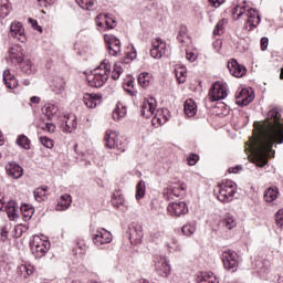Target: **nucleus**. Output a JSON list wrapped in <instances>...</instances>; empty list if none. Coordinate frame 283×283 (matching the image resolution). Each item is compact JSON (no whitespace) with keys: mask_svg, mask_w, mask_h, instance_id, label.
I'll use <instances>...</instances> for the list:
<instances>
[{"mask_svg":"<svg viewBox=\"0 0 283 283\" xmlns=\"http://www.w3.org/2000/svg\"><path fill=\"white\" fill-rule=\"evenodd\" d=\"M228 70L232 76H235V78H242V76L247 74V66L238 63V60L235 59L228 62Z\"/></svg>","mask_w":283,"mask_h":283,"instance_id":"obj_17","label":"nucleus"},{"mask_svg":"<svg viewBox=\"0 0 283 283\" xmlns=\"http://www.w3.org/2000/svg\"><path fill=\"white\" fill-rule=\"evenodd\" d=\"M20 211H21L23 218H27L28 220H31L32 216H34V208H32L25 203L20 207Z\"/></svg>","mask_w":283,"mask_h":283,"instance_id":"obj_36","label":"nucleus"},{"mask_svg":"<svg viewBox=\"0 0 283 283\" xmlns=\"http://www.w3.org/2000/svg\"><path fill=\"white\" fill-rule=\"evenodd\" d=\"M182 191H187V184L178 182L171 185L164 191V198L165 200H174V197L180 198V196H182Z\"/></svg>","mask_w":283,"mask_h":283,"instance_id":"obj_9","label":"nucleus"},{"mask_svg":"<svg viewBox=\"0 0 283 283\" xmlns=\"http://www.w3.org/2000/svg\"><path fill=\"white\" fill-rule=\"evenodd\" d=\"M97 28H101V30H114L116 21L107 14H99L97 17Z\"/></svg>","mask_w":283,"mask_h":283,"instance_id":"obj_21","label":"nucleus"},{"mask_svg":"<svg viewBox=\"0 0 283 283\" xmlns=\"http://www.w3.org/2000/svg\"><path fill=\"white\" fill-rule=\"evenodd\" d=\"M19 67L23 74L30 75V74H36V65L32 63L30 60H24L19 64Z\"/></svg>","mask_w":283,"mask_h":283,"instance_id":"obj_29","label":"nucleus"},{"mask_svg":"<svg viewBox=\"0 0 283 283\" xmlns=\"http://www.w3.org/2000/svg\"><path fill=\"white\" fill-rule=\"evenodd\" d=\"M42 112L45 114L48 120H52V118H54L55 114L59 112V106L49 103L42 107Z\"/></svg>","mask_w":283,"mask_h":283,"instance_id":"obj_31","label":"nucleus"},{"mask_svg":"<svg viewBox=\"0 0 283 283\" xmlns=\"http://www.w3.org/2000/svg\"><path fill=\"white\" fill-rule=\"evenodd\" d=\"M17 145L22 149H30V139L25 135H19L17 138Z\"/></svg>","mask_w":283,"mask_h":283,"instance_id":"obj_39","label":"nucleus"},{"mask_svg":"<svg viewBox=\"0 0 283 283\" xmlns=\"http://www.w3.org/2000/svg\"><path fill=\"white\" fill-rule=\"evenodd\" d=\"M179 43H185V39H187V25H181L179 28V33L177 35Z\"/></svg>","mask_w":283,"mask_h":283,"instance_id":"obj_48","label":"nucleus"},{"mask_svg":"<svg viewBox=\"0 0 283 283\" xmlns=\"http://www.w3.org/2000/svg\"><path fill=\"white\" fill-rule=\"evenodd\" d=\"M154 112H156V98L149 97L148 99H144L140 107V116L144 118H151Z\"/></svg>","mask_w":283,"mask_h":283,"instance_id":"obj_15","label":"nucleus"},{"mask_svg":"<svg viewBox=\"0 0 283 283\" xmlns=\"http://www.w3.org/2000/svg\"><path fill=\"white\" fill-rule=\"evenodd\" d=\"M82 10H92L96 6V0H75Z\"/></svg>","mask_w":283,"mask_h":283,"instance_id":"obj_37","label":"nucleus"},{"mask_svg":"<svg viewBox=\"0 0 283 283\" xmlns=\"http://www.w3.org/2000/svg\"><path fill=\"white\" fill-rule=\"evenodd\" d=\"M280 195V190L277 188H268L264 192V200L265 202H273L274 200H277V196Z\"/></svg>","mask_w":283,"mask_h":283,"instance_id":"obj_32","label":"nucleus"},{"mask_svg":"<svg viewBox=\"0 0 283 283\" xmlns=\"http://www.w3.org/2000/svg\"><path fill=\"white\" fill-rule=\"evenodd\" d=\"M198 159H199L198 155L191 154V155L187 158L188 165H189L190 167H193V165H196V163H198Z\"/></svg>","mask_w":283,"mask_h":283,"instance_id":"obj_56","label":"nucleus"},{"mask_svg":"<svg viewBox=\"0 0 283 283\" xmlns=\"http://www.w3.org/2000/svg\"><path fill=\"white\" fill-rule=\"evenodd\" d=\"M155 271L160 275V277H168L171 273L169 260H167L166 256H159V259L155 260Z\"/></svg>","mask_w":283,"mask_h":283,"instance_id":"obj_12","label":"nucleus"},{"mask_svg":"<svg viewBox=\"0 0 283 283\" xmlns=\"http://www.w3.org/2000/svg\"><path fill=\"white\" fill-rule=\"evenodd\" d=\"M31 247V253L34 255V258H43L48 251H50V241H33L30 243Z\"/></svg>","mask_w":283,"mask_h":283,"instance_id":"obj_11","label":"nucleus"},{"mask_svg":"<svg viewBox=\"0 0 283 283\" xmlns=\"http://www.w3.org/2000/svg\"><path fill=\"white\" fill-rule=\"evenodd\" d=\"M9 59L14 65H21L23 63V49L21 46L11 48L9 51Z\"/></svg>","mask_w":283,"mask_h":283,"instance_id":"obj_23","label":"nucleus"},{"mask_svg":"<svg viewBox=\"0 0 283 283\" xmlns=\"http://www.w3.org/2000/svg\"><path fill=\"white\" fill-rule=\"evenodd\" d=\"M30 102L33 103L34 105H39V103H41V97L39 96H32L30 98Z\"/></svg>","mask_w":283,"mask_h":283,"instance_id":"obj_64","label":"nucleus"},{"mask_svg":"<svg viewBox=\"0 0 283 283\" xmlns=\"http://www.w3.org/2000/svg\"><path fill=\"white\" fill-rule=\"evenodd\" d=\"M275 222H276L277 227H283V209H281L276 212Z\"/></svg>","mask_w":283,"mask_h":283,"instance_id":"obj_53","label":"nucleus"},{"mask_svg":"<svg viewBox=\"0 0 283 283\" xmlns=\"http://www.w3.org/2000/svg\"><path fill=\"white\" fill-rule=\"evenodd\" d=\"M175 76H176L178 83H185V81L187 78V69L180 67V69L175 70Z\"/></svg>","mask_w":283,"mask_h":283,"instance_id":"obj_42","label":"nucleus"},{"mask_svg":"<svg viewBox=\"0 0 283 283\" xmlns=\"http://www.w3.org/2000/svg\"><path fill=\"white\" fill-rule=\"evenodd\" d=\"M226 23H227V20H224V19L220 20V21L217 23V25H216V28H214V30H213V34H214L216 36H220V35H221L222 31L224 30V24H226Z\"/></svg>","mask_w":283,"mask_h":283,"instance_id":"obj_47","label":"nucleus"},{"mask_svg":"<svg viewBox=\"0 0 283 283\" xmlns=\"http://www.w3.org/2000/svg\"><path fill=\"white\" fill-rule=\"evenodd\" d=\"M6 171L10 178H14L15 180L23 177V168L14 161L8 163Z\"/></svg>","mask_w":283,"mask_h":283,"instance_id":"obj_20","label":"nucleus"},{"mask_svg":"<svg viewBox=\"0 0 283 283\" xmlns=\"http://www.w3.org/2000/svg\"><path fill=\"white\" fill-rule=\"evenodd\" d=\"M78 123L76 122V115H64L63 123H62V130L66 134H72L74 129H76Z\"/></svg>","mask_w":283,"mask_h":283,"instance_id":"obj_19","label":"nucleus"},{"mask_svg":"<svg viewBox=\"0 0 283 283\" xmlns=\"http://www.w3.org/2000/svg\"><path fill=\"white\" fill-rule=\"evenodd\" d=\"M75 255H85V252L87 251V245H85V242L77 241L76 247L73 249Z\"/></svg>","mask_w":283,"mask_h":283,"instance_id":"obj_44","label":"nucleus"},{"mask_svg":"<svg viewBox=\"0 0 283 283\" xmlns=\"http://www.w3.org/2000/svg\"><path fill=\"white\" fill-rule=\"evenodd\" d=\"M109 72H112L109 60H103L101 64L86 76L88 85L91 87H103L109 80Z\"/></svg>","mask_w":283,"mask_h":283,"instance_id":"obj_2","label":"nucleus"},{"mask_svg":"<svg viewBox=\"0 0 283 283\" xmlns=\"http://www.w3.org/2000/svg\"><path fill=\"white\" fill-rule=\"evenodd\" d=\"M0 234H1V240H2V242H6V240H8V228L2 227Z\"/></svg>","mask_w":283,"mask_h":283,"instance_id":"obj_61","label":"nucleus"},{"mask_svg":"<svg viewBox=\"0 0 283 283\" xmlns=\"http://www.w3.org/2000/svg\"><path fill=\"white\" fill-rule=\"evenodd\" d=\"M12 10V4H10V2H6L0 6V17L2 19H6V17H8L10 14Z\"/></svg>","mask_w":283,"mask_h":283,"instance_id":"obj_45","label":"nucleus"},{"mask_svg":"<svg viewBox=\"0 0 283 283\" xmlns=\"http://www.w3.org/2000/svg\"><path fill=\"white\" fill-rule=\"evenodd\" d=\"M120 74H123V66H120V63L116 62L112 71L113 81H118V78H120Z\"/></svg>","mask_w":283,"mask_h":283,"instance_id":"obj_43","label":"nucleus"},{"mask_svg":"<svg viewBox=\"0 0 283 283\" xmlns=\"http://www.w3.org/2000/svg\"><path fill=\"white\" fill-rule=\"evenodd\" d=\"M186 59L187 61H190V63H193L198 59V54H196L193 51H186Z\"/></svg>","mask_w":283,"mask_h":283,"instance_id":"obj_52","label":"nucleus"},{"mask_svg":"<svg viewBox=\"0 0 283 283\" xmlns=\"http://www.w3.org/2000/svg\"><path fill=\"white\" fill-rule=\"evenodd\" d=\"M210 6H213V8H220L222 3H224V0H209Z\"/></svg>","mask_w":283,"mask_h":283,"instance_id":"obj_62","label":"nucleus"},{"mask_svg":"<svg viewBox=\"0 0 283 283\" xmlns=\"http://www.w3.org/2000/svg\"><path fill=\"white\" fill-rule=\"evenodd\" d=\"M232 14L234 17V21H238L241 17H248V19H258L260 17V13L256 9H248L247 1H243L241 4H237L232 9Z\"/></svg>","mask_w":283,"mask_h":283,"instance_id":"obj_5","label":"nucleus"},{"mask_svg":"<svg viewBox=\"0 0 283 283\" xmlns=\"http://www.w3.org/2000/svg\"><path fill=\"white\" fill-rule=\"evenodd\" d=\"M93 242L96 244V247L109 244V242H112V232L105 229H98L93 235Z\"/></svg>","mask_w":283,"mask_h":283,"instance_id":"obj_16","label":"nucleus"},{"mask_svg":"<svg viewBox=\"0 0 283 283\" xmlns=\"http://www.w3.org/2000/svg\"><path fill=\"white\" fill-rule=\"evenodd\" d=\"M282 145L283 143V118L282 108L274 106L268 114L265 119V128L256 137L250 138V151L254 156V165L264 167L271 158L273 145Z\"/></svg>","mask_w":283,"mask_h":283,"instance_id":"obj_1","label":"nucleus"},{"mask_svg":"<svg viewBox=\"0 0 283 283\" xmlns=\"http://www.w3.org/2000/svg\"><path fill=\"white\" fill-rule=\"evenodd\" d=\"M167 211L171 216L180 218V216H186V213H189V207H187L185 201L170 202L167 207Z\"/></svg>","mask_w":283,"mask_h":283,"instance_id":"obj_13","label":"nucleus"},{"mask_svg":"<svg viewBox=\"0 0 283 283\" xmlns=\"http://www.w3.org/2000/svg\"><path fill=\"white\" fill-rule=\"evenodd\" d=\"M197 283H220L213 272H202L196 279Z\"/></svg>","mask_w":283,"mask_h":283,"instance_id":"obj_28","label":"nucleus"},{"mask_svg":"<svg viewBox=\"0 0 283 283\" xmlns=\"http://www.w3.org/2000/svg\"><path fill=\"white\" fill-rule=\"evenodd\" d=\"M125 114H127V108L122 107V111L119 108H116L113 112V118H114V120H120V118H123V116H125Z\"/></svg>","mask_w":283,"mask_h":283,"instance_id":"obj_49","label":"nucleus"},{"mask_svg":"<svg viewBox=\"0 0 283 283\" xmlns=\"http://www.w3.org/2000/svg\"><path fill=\"white\" fill-rule=\"evenodd\" d=\"M260 45H261V51L266 52L269 48V38L266 36L261 38Z\"/></svg>","mask_w":283,"mask_h":283,"instance_id":"obj_54","label":"nucleus"},{"mask_svg":"<svg viewBox=\"0 0 283 283\" xmlns=\"http://www.w3.org/2000/svg\"><path fill=\"white\" fill-rule=\"evenodd\" d=\"M166 48H167V44L163 42L160 38L155 39L153 41V49L150 50V56H153V59H163Z\"/></svg>","mask_w":283,"mask_h":283,"instance_id":"obj_18","label":"nucleus"},{"mask_svg":"<svg viewBox=\"0 0 283 283\" xmlns=\"http://www.w3.org/2000/svg\"><path fill=\"white\" fill-rule=\"evenodd\" d=\"M45 191H48V187H40L33 191L36 202H43L45 200Z\"/></svg>","mask_w":283,"mask_h":283,"instance_id":"obj_35","label":"nucleus"},{"mask_svg":"<svg viewBox=\"0 0 283 283\" xmlns=\"http://www.w3.org/2000/svg\"><path fill=\"white\" fill-rule=\"evenodd\" d=\"M41 8H48V6H53L54 0H36Z\"/></svg>","mask_w":283,"mask_h":283,"instance_id":"obj_58","label":"nucleus"},{"mask_svg":"<svg viewBox=\"0 0 283 283\" xmlns=\"http://www.w3.org/2000/svg\"><path fill=\"white\" fill-rule=\"evenodd\" d=\"M184 112L188 118H193L198 114V106L193 99H187L184 104Z\"/></svg>","mask_w":283,"mask_h":283,"instance_id":"obj_26","label":"nucleus"},{"mask_svg":"<svg viewBox=\"0 0 283 283\" xmlns=\"http://www.w3.org/2000/svg\"><path fill=\"white\" fill-rule=\"evenodd\" d=\"M237 191L238 185L232 180H226L217 186L214 189V196H217L220 202L227 203L233 200V196H235Z\"/></svg>","mask_w":283,"mask_h":283,"instance_id":"obj_3","label":"nucleus"},{"mask_svg":"<svg viewBox=\"0 0 283 283\" xmlns=\"http://www.w3.org/2000/svg\"><path fill=\"white\" fill-rule=\"evenodd\" d=\"M104 140L108 149H117L120 154L127 150V143L118 140V133L116 130H107Z\"/></svg>","mask_w":283,"mask_h":283,"instance_id":"obj_4","label":"nucleus"},{"mask_svg":"<svg viewBox=\"0 0 283 283\" xmlns=\"http://www.w3.org/2000/svg\"><path fill=\"white\" fill-rule=\"evenodd\" d=\"M43 129H45L50 134H54L56 126L52 123H46L45 126L43 127Z\"/></svg>","mask_w":283,"mask_h":283,"instance_id":"obj_59","label":"nucleus"},{"mask_svg":"<svg viewBox=\"0 0 283 283\" xmlns=\"http://www.w3.org/2000/svg\"><path fill=\"white\" fill-rule=\"evenodd\" d=\"M72 206V196L65 193L60 197V201L56 206V211H67Z\"/></svg>","mask_w":283,"mask_h":283,"instance_id":"obj_27","label":"nucleus"},{"mask_svg":"<svg viewBox=\"0 0 283 283\" xmlns=\"http://www.w3.org/2000/svg\"><path fill=\"white\" fill-rule=\"evenodd\" d=\"M145 181L140 180L136 187V200H142V198H145Z\"/></svg>","mask_w":283,"mask_h":283,"instance_id":"obj_41","label":"nucleus"},{"mask_svg":"<svg viewBox=\"0 0 283 283\" xmlns=\"http://www.w3.org/2000/svg\"><path fill=\"white\" fill-rule=\"evenodd\" d=\"M221 260H222L223 266H224V269H227V271H232V273L234 271H237L238 253H235V251L228 250V251L222 252Z\"/></svg>","mask_w":283,"mask_h":283,"instance_id":"obj_6","label":"nucleus"},{"mask_svg":"<svg viewBox=\"0 0 283 283\" xmlns=\"http://www.w3.org/2000/svg\"><path fill=\"white\" fill-rule=\"evenodd\" d=\"M130 235H136V238H143V226L139 223L133 222L129 226Z\"/></svg>","mask_w":283,"mask_h":283,"instance_id":"obj_34","label":"nucleus"},{"mask_svg":"<svg viewBox=\"0 0 283 283\" xmlns=\"http://www.w3.org/2000/svg\"><path fill=\"white\" fill-rule=\"evenodd\" d=\"M181 232L184 235H187V238H190V235H193L196 233V223H188L181 228Z\"/></svg>","mask_w":283,"mask_h":283,"instance_id":"obj_40","label":"nucleus"},{"mask_svg":"<svg viewBox=\"0 0 283 283\" xmlns=\"http://www.w3.org/2000/svg\"><path fill=\"white\" fill-rule=\"evenodd\" d=\"M260 21H261L260 17L248 19V24H244V28L248 29L249 32H251V30L260 25Z\"/></svg>","mask_w":283,"mask_h":283,"instance_id":"obj_46","label":"nucleus"},{"mask_svg":"<svg viewBox=\"0 0 283 283\" xmlns=\"http://www.w3.org/2000/svg\"><path fill=\"white\" fill-rule=\"evenodd\" d=\"M178 244V240L177 239H172V247L169 245V243L166 244V247H168V251H180L181 248L180 245H177Z\"/></svg>","mask_w":283,"mask_h":283,"instance_id":"obj_55","label":"nucleus"},{"mask_svg":"<svg viewBox=\"0 0 283 283\" xmlns=\"http://www.w3.org/2000/svg\"><path fill=\"white\" fill-rule=\"evenodd\" d=\"M254 96L249 94V91L247 88L241 90L240 92H237L235 99L237 103L241 107H247L250 103H252Z\"/></svg>","mask_w":283,"mask_h":283,"instance_id":"obj_22","label":"nucleus"},{"mask_svg":"<svg viewBox=\"0 0 283 283\" xmlns=\"http://www.w3.org/2000/svg\"><path fill=\"white\" fill-rule=\"evenodd\" d=\"M10 36L18 39L20 43H25L28 38L25 36V29H23V23L17 21L12 22L10 25Z\"/></svg>","mask_w":283,"mask_h":283,"instance_id":"obj_14","label":"nucleus"},{"mask_svg":"<svg viewBox=\"0 0 283 283\" xmlns=\"http://www.w3.org/2000/svg\"><path fill=\"white\" fill-rule=\"evenodd\" d=\"M33 30H36L38 32H43V29L41 28V25H39V22L32 18L29 19Z\"/></svg>","mask_w":283,"mask_h":283,"instance_id":"obj_57","label":"nucleus"},{"mask_svg":"<svg viewBox=\"0 0 283 283\" xmlns=\"http://www.w3.org/2000/svg\"><path fill=\"white\" fill-rule=\"evenodd\" d=\"M138 84L142 87H149L150 76L149 73H140L137 77Z\"/></svg>","mask_w":283,"mask_h":283,"instance_id":"obj_38","label":"nucleus"},{"mask_svg":"<svg viewBox=\"0 0 283 283\" xmlns=\"http://www.w3.org/2000/svg\"><path fill=\"white\" fill-rule=\"evenodd\" d=\"M106 50L111 56H118L120 54V40L115 35L104 34Z\"/></svg>","mask_w":283,"mask_h":283,"instance_id":"obj_8","label":"nucleus"},{"mask_svg":"<svg viewBox=\"0 0 283 283\" xmlns=\"http://www.w3.org/2000/svg\"><path fill=\"white\" fill-rule=\"evenodd\" d=\"M221 224L226 229H229V231H231V229H235V227H238V222L235 221V218H233V216H231V214H228L223 220H221Z\"/></svg>","mask_w":283,"mask_h":283,"instance_id":"obj_33","label":"nucleus"},{"mask_svg":"<svg viewBox=\"0 0 283 283\" xmlns=\"http://www.w3.org/2000/svg\"><path fill=\"white\" fill-rule=\"evenodd\" d=\"M227 96V87L220 82H216L209 91V101L211 103H216V101H224Z\"/></svg>","mask_w":283,"mask_h":283,"instance_id":"obj_7","label":"nucleus"},{"mask_svg":"<svg viewBox=\"0 0 283 283\" xmlns=\"http://www.w3.org/2000/svg\"><path fill=\"white\" fill-rule=\"evenodd\" d=\"M6 211L9 220H19V203L14 200H9L7 203L0 201V211Z\"/></svg>","mask_w":283,"mask_h":283,"instance_id":"obj_10","label":"nucleus"},{"mask_svg":"<svg viewBox=\"0 0 283 283\" xmlns=\"http://www.w3.org/2000/svg\"><path fill=\"white\" fill-rule=\"evenodd\" d=\"M40 143L43 145V147H46V149H52V147H54V140L49 137H40Z\"/></svg>","mask_w":283,"mask_h":283,"instance_id":"obj_50","label":"nucleus"},{"mask_svg":"<svg viewBox=\"0 0 283 283\" xmlns=\"http://www.w3.org/2000/svg\"><path fill=\"white\" fill-rule=\"evenodd\" d=\"M57 88V92L61 93L63 90H65V81L60 78V85L55 86Z\"/></svg>","mask_w":283,"mask_h":283,"instance_id":"obj_63","label":"nucleus"},{"mask_svg":"<svg viewBox=\"0 0 283 283\" xmlns=\"http://www.w3.org/2000/svg\"><path fill=\"white\" fill-rule=\"evenodd\" d=\"M160 238H163V233H160V231H156V232H150L148 240L150 242H158Z\"/></svg>","mask_w":283,"mask_h":283,"instance_id":"obj_51","label":"nucleus"},{"mask_svg":"<svg viewBox=\"0 0 283 283\" xmlns=\"http://www.w3.org/2000/svg\"><path fill=\"white\" fill-rule=\"evenodd\" d=\"M136 56H137L136 51L129 52V53H127L124 61L126 63H129V61H134V59H136Z\"/></svg>","mask_w":283,"mask_h":283,"instance_id":"obj_60","label":"nucleus"},{"mask_svg":"<svg viewBox=\"0 0 283 283\" xmlns=\"http://www.w3.org/2000/svg\"><path fill=\"white\" fill-rule=\"evenodd\" d=\"M3 83L8 90H14L19 82L17 81V77L10 73V70H6L2 74Z\"/></svg>","mask_w":283,"mask_h":283,"instance_id":"obj_25","label":"nucleus"},{"mask_svg":"<svg viewBox=\"0 0 283 283\" xmlns=\"http://www.w3.org/2000/svg\"><path fill=\"white\" fill-rule=\"evenodd\" d=\"M101 98H103L101 94H85L83 101L86 107L94 109L101 103Z\"/></svg>","mask_w":283,"mask_h":283,"instance_id":"obj_24","label":"nucleus"},{"mask_svg":"<svg viewBox=\"0 0 283 283\" xmlns=\"http://www.w3.org/2000/svg\"><path fill=\"white\" fill-rule=\"evenodd\" d=\"M256 273L260 275L262 280H266V277H269V273H271V261L264 260L259 265Z\"/></svg>","mask_w":283,"mask_h":283,"instance_id":"obj_30","label":"nucleus"}]
</instances>
